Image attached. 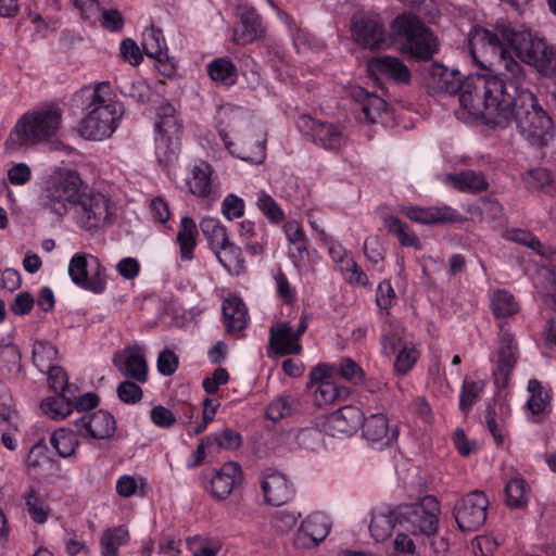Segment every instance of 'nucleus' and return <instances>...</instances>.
Listing matches in <instances>:
<instances>
[{"mask_svg": "<svg viewBox=\"0 0 556 556\" xmlns=\"http://www.w3.org/2000/svg\"><path fill=\"white\" fill-rule=\"evenodd\" d=\"M240 22L233 31V41L237 45H248L265 34L260 15L253 8H240Z\"/></svg>", "mask_w": 556, "mask_h": 556, "instance_id": "nucleus-18", "label": "nucleus"}, {"mask_svg": "<svg viewBox=\"0 0 556 556\" xmlns=\"http://www.w3.org/2000/svg\"><path fill=\"white\" fill-rule=\"evenodd\" d=\"M226 331L231 333L242 331L248 325L245 304L239 298L227 299L223 304Z\"/></svg>", "mask_w": 556, "mask_h": 556, "instance_id": "nucleus-27", "label": "nucleus"}, {"mask_svg": "<svg viewBox=\"0 0 556 556\" xmlns=\"http://www.w3.org/2000/svg\"><path fill=\"white\" fill-rule=\"evenodd\" d=\"M178 367V357L172 350H163L157 357V370L164 376L173 375Z\"/></svg>", "mask_w": 556, "mask_h": 556, "instance_id": "nucleus-58", "label": "nucleus"}, {"mask_svg": "<svg viewBox=\"0 0 556 556\" xmlns=\"http://www.w3.org/2000/svg\"><path fill=\"white\" fill-rule=\"evenodd\" d=\"M323 440V434L317 428L301 429L296 434L298 444L307 450H314Z\"/></svg>", "mask_w": 556, "mask_h": 556, "instance_id": "nucleus-56", "label": "nucleus"}, {"mask_svg": "<svg viewBox=\"0 0 556 556\" xmlns=\"http://www.w3.org/2000/svg\"><path fill=\"white\" fill-rule=\"evenodd\" d=\"M528 391L531 396L528 401V407L533 414H540L544 412L549 403L547 394H543L542 386L540 381L532 379L528 382Z\"/></svg>", "mask_w": 556, "mask_h": 556, "instance_id": "nucleus-47", "label": "nucleus"}, {"mask_svg": "<svg viewBox=\"0 0 556 556\" xmlns=\"http://www.w3.org/2000/svg\"><path fill=\"white\" fill-rule=\"evenodd\" d=\"M151 419L159 427L169 428L176 422V417L170 409L162 405L151 409Z\"/></svg>", "mask_w": 556, "mask_h": 556, "instance_id": "nucleus-61", "label": "nucleus"}, {"mask_svg": "<svg viewBox=\"0 0 556 556\" xmlns=\"http://www.w3.org/2000/svg\"><path fill=\"white\" fill-rule=\"evenodd\" d=\"M299 125L308 129L313 142L325 150L340 152L348 144L349 132L342 125L317 122L308 115L301 116Z\"/></svg>", "mask_w": 556, "mask_h": 556, "instance_id": "nucleus-10", "label": "nucleus"}, {"mask_svg": "<svg viewBox=\"0 0 556 556\" xmlns=\"http://www.w3.org/2000/svg\"><path fill=\"white\" fill-rule=\"evenodd\" d=\"M357 41L365 48L380 49L386 45L383 25L375 18H361L354 23Z\"/></svg>", "mask_w": 556, "mask_h": 556, "instance_id": "nucleus-24", "label": "nucleus"}, {"mask_svg": "<svg viewBox=\"0 0 556 556\" xmlns=\"http://www.w3.org/2000/svg\"><path fill=\"white\" fill-rule=\"evenodd\" d=\"M348 390L343 387H338L332 381H323L315 391L314 401L319 407L330 405L337 400L346 397Z\"/></svg>", "mask_w": 556, "mask_h": 556, "instance_id": "nucleus-42", "label": "nucleus"}, {"mask_svg": "<svg viewBox=\"0 0 556 556\" xmlns=\"http://www.w3.org/2000/svg\"><path fill=\"white\" fill-rule=\"evenodd\" d=\"M552 182V174L545 168H535L528 173V185L535 190H543Z\"/></svg>", "mask_w": 556, "mask_h": 556, "instance_id": "nucleus-60", "label": "nucleus"}, {"mask_svg": "<svg viewBox=\"0 0 556 556\" xmlns=\"http://www.w3.org/2000/svg\"><path fill=\"white\" fill-rule=\"evenodd\" d=\"M68 275L75 285L93 293L105 290V268L96 256L75 254L68 265Z\"/></svg>", "mask_w": 556, "mask_h": 556, "instance_id": "nucleus-9", "label": "nucleus"}, {"mask_svg": "<svg viewBox=\"0 0 556 556\" xmlns=\"http://www.w3.org/2000/svg\"><path fill=\"white\" fill-rule=\"evenodd\" d=\"M334 372L355 384L364 380V371L352 358H344L338 367H334Z\"/></svg>", "mask_w": 556, "mask_h": 556, "instance_id": "nucleus-52", "label": "nucleus"}, {"mask_svg": "<svg viewBox=\"0 0 556 556\" xmlns=\"http://www.w3.org/2000/svg\"><path fill=\"white\" fill-rule=\"evenodd\" d=\"M195 233L197 226L194 220L189 216L182 217L180 222V228L177 235V240L180 245V255L182 260L189 261L192 258V252L195 247Z\"/></svg>", "mask_w": 556, "mask_h": 556, "instance_id": "nucleus-34", "label": "nucleus"}, {"mask_svg": "<svg viewBox=\"0 0 556 556\" xmlns=\"http://www.w3.org/2000/svg\"><path fill=\"white\" fill-rule=\"evenodd\" d=\"M257 207L273 223H279L285 215L276 201L266 192L261 191L257 197Z\"/></svg>", "mask_w": 556, "mask_h": 556, "instance_id": "nucleus-49", "label": "nucleus"}, {"mask_svg": "<svg viewBox=\"0 0 556 556\" xmlns=\"http://www.w3.org/2000/svg\"><path fill=\"white\" fill-rule=\"evenodd\" d=\"M424 79L431 92L448 94L457 93L464 81L459 71L441 63H432L425 67Z\"/></svg>", "mask_w": 556, "mask_h": 556, "instance_id": "nucleus-14", "label": "nucleus"}, {"mask_svg": "<svg viewBox=\"0 0 556 556\" xmlns=\"http://www.w3.org/2000/svg\"><path fill=\"white\" fill-rule=\"evenodd\" d=\"M34 306V298L29 292L17 294L10 304V309L15 315H26Z\"/></svg>", "mask_w": 556, "mask_h": 556, "instance_id": "nucleus-63", "label": "nucleus"}, {"mask_svg": "<svg viewBox=\"0 0 556 556\" xmlns=\"http://www.w3.org/2000/svg\"><path fill=\"white\" fill-rule=\"evenodd\" d=\"M383 225L389 232L396 236L399 242L404 247H412L416 250L421 249V242L415 232L410 231L406 224L399 217L389 215L384 217Z\"/></svg>", "mask_w": 556, "mask_h": 556, "instance_id": "nucleus-33", "label": "nucleus"}, {"mask_svg": "<svg viewBox=\"0 0 556 556\" xmlns=\"http://www.w3.org/2000/svg\"><path fill=\"white\" fill-rule=\"evenodd\" d=\"M222 212L229 220L240 218L244 214V202L235 194H228L222 203Z\"/></svg>", "mask_w": 556, "mask_h": 556, "instance_id": "nucleus-54", "label": "nucleus"}, {"mask_svg": "<svg viewBox=\"0 0 556 556\" xmlns=\"http://www.w3.org/2000/svg\"><path fill=\"white\" fill-rule=\"evenodd\" d=\"M76 433L85 439L103 440L111 438L116 430L114 417L106 410L83 413L73 420Z\"/></svg>", "mask_w": 556, "mask_h": 556, "instance_id": "nucleus-12", "label": "nucleus"}, {"mask_svg": "<svg viewBox=\"0 0 556 556\" xmlns=\"http://www.w3.org/2000/svg\"><path fill=\"white\" fill-rule=\"evenodd\" d=\"M61 121V109L52 105L24 114L7 139L5 150L14 152L50 139L58 132Z\"/></svg>", "mask_w": 556, "mask_h": 556, "instance_id": "nucleus-7", "label": "nucleus"}, {"mask_svg": "<svg viewBox=\"0 0 556 556\" xmlns=\"http://www.w3.org/2000/svg\"><path fill=\"white\" fill-rule=\"evenodd\" d=\"M467 40L471 56L481 67H500L503 71L513 70V64L519 67L523 78L519 88L531 84L522 66L511 58V51L539 73L545 76L556 74L555 49L529 30H515L507 21H497L488 27L473 26Z\"/></svg>", "mask_w": 556, "mask_h": 556, "instance_id": "nucleus-1", "label": "nucleus"}, {"mask_svg": "<svg viewBox=\"0 0 556 556\" xmlns=\"http://www.w3.org/2000/svg\"><path fill=\"white\" fill-rule=\"evenodd\" d=\"M26 507L30 518L37 523H43L50 509L38 497L34 488H29L25 495Z\"/></svg>", "mask_w": 556, "mask_h": 556, "instance_id": "nucleus-45", "label": "nucleus"}, {"mask_svg": "<svg viewBox=\"0 0 556 556\" xmlns=\"http://www.w3.org/2000/svg\"><path fill=\"white\" fill-rule=\"evenodd\" d=\"M214 253L223 266L231 274L239 275L243 270L244 260L241 249L228 239V243L215 248Z\"/></svg>", "mask_w": 556, "mask_h": 556, "instance_id": "nucleus-30", "label": "nucleus"}, {"mask_svg": "<svg viewBox=\"0 0 556 556\" xmlns=\"http://www.w3.org/2000/svg\"><path fill=\"white\" fill-rule=\"evenodd\" d=\"M113 364L123 376L139 383L147 382L148 364L140 346L126 348L122 353H116L113 356Z\"/></svg>", "mask_w": 556, "mask_h": 556, "instance_id": "nucleus-16", "label": "nucleus"}, {"mask_svg": "<svg viewBox=\"0 0 556 556\" xmlns=\"http://www.w3.org/2000/svg\"><path fill=\"white\" fill-rule=\"evenodd\" d=\"M363 412L352 405H348L331 413L327 418V427L332 434H352L362 425Z\"/></svg>", "mask_w": 556, "mask_h": 556, "instance_id": "nucleus-19", "label": "nucleus"}, {"mask_svg": "<svg viewBox=\"0 0 556 556\" xmlns=\"http://www.w3.org/2000/svg\"><path fill=\"white\" fill-rule=\"evenodd\" d=\"M518 351L514 336L501 326L498 338V351L496 368L494 370V381L498 388H506L509 377L517 364Z\"/></svg>", "mask_w": 556, "mask_h": 556, "instance_id": "nucleus-13", "label": "nucleus"}, {"mask_svg": "<svg viewBox=\"0 0 556 556\" xmlns=\"http://www.w3.org/2000/svg\"><path fill=\"white\" fill-rule=\"evenodd\" d=\"M58 349L46 341H36L33 346V363L41 371L45 372L52 367V362L56 359Z\"/></svg>", "mask_w": 556, "mask_h": 556, "instance_id": "nucleus-41", "label": "nucleus"}, {"mask_svg": "<svg viewBox=\"0 0 556 556\" xmlns=\"http://www.w3.org/2000/svg\"><path fill=\"white\" fill-rule=\"evenodd\" d=\"M109 83H99L90 97L88 113L79 123V134L88 140H103L112 136L124 114L123 104L111 99Z\"/></svg>", "mask_w": 556, "mask_h": 556, "instance_id": "nucleus-6", "label": "nucleus"}, {"mask_svg": "<svg viewBox=\"0 0 556 556\" xmlns=\"http://www.w3.org/2000/svg\"><path fill=\"white\" fill-rule=\"evenodd\" d=\"M363 435L371 442L380 441L387 438L386 445H390L397 439V429H389L388 418L383 414H372L367 418H363Z\"/></svg>", "mask_w": 556, "mask_h": 556, "instance_id": "nucleus-26", "label": "nucleus"}, {"mask_svg": "<svg viewBox=\"0 0 556 556\" xmlns=\"http://www.w3.org/2000/svg\"><path fill=\"white\" fill-rule=\"evenodd\" d=\"M397 352L399 354L394 362V370L397 375H405L416 363L418 352L410 343L408 345H403Z\"/></svg>", "mask_w": 556, "mask_h": 556, "instance_id": "nucleus-48", "label": "nucleus"}, {"mask_svg": "<svg viewBox=\"0 0 556 556\" xmlns=\"http://www.w3.org/2000/svg\"><path fill=\"white\" fill-rule=\"evenodd\" d=\"M481 390L482 387L479 382H464L459 400V407L463 412H467L473 405Z\"/></svg>", "mask_w": 556, "mask_h": 556, "instance_id": "nucleus-55", "label": "nucleus"}, {"mask_svg": "<svg viewBox=\"0 0 556 556\" xmlns=\"http://www.w3.org/2000/svg\"><path fill=\"white\" fill-rule=\"evenodd\" d=\"M137 381L125 380L116 389L118 399L126 404H136L142 399V389Z\"/></svg>", "mask_w": 556, "mask_h": 556, "instance_id": "nucleus-51", "label": "nucleus"}, {"mask_svg": "<svg viewBox=\"0 0 556 556\" xmlns=\"http://www.w3.org/2000/svg\"><path fill=\"white\" fill-rule=\"evenodd\" d=\"M351 96L354 99L357 110L363 114L358 118L368 124L376 122L377 117L386 110L387 103L380 97L367 92L361 87H355L351 90Z\"/></svg>", "mask_w": 556, "mask_h": 556, "instance_id": "nucleus-25", "label": "nucleus"}, {"mask_svg": "<svg viewBox=\"0 0 556 556\" xmlns=\"http://www.w3.org/2000/svg\"><path fill=\"white\" fill-rule=\"evenodd\" d=\"M210 77L224 85H232L237 80L238 72L236 65L225 58L212 61L207 66Z\"/></svg>", "mask_w": 556, "mask_h": 556, "instance_id": "nucleus-35", "label": "nucleus"}, {"mask_svg": "<svg viewBox=\"0 0 556 556\" xmlns=\"http://www.w3.org/2000/svg\"><path fill=\"white\" fill-rule=\"evenodd\" d=\"M203 236L210 242L211 249L214 250L222 244L228 243V235L226 228L218 219L213 217H204L200 222Z\"/></svg>", "mask_w": 556, "mask_h": 556, "instance_id": "nucleus-39", "label": "nucleus"}, {"mask_svg": "<svg viewBox=\"0 0 556 556\" xmlns=\"http://www.w3.org/2000/svg\"><path fill=\"white\" fill-rule=\"evenodd\" d=\"M31 177V170L25 163H18L8 170V179L12 185H25Z\"/></svg>", "mask_w": 556, "mask_h": 556, "instance_id": "nucleus-62", "label": "nucleus"}, {"mask_svg": "<svg viewBox=\"0 0 556 556\" xmlns=\"http://www.w3.org/2000/svg\"><path fill=\"white\" fill-rule=\"evenodd\" d=\"M471 546L476 556H491L497 544L489 536H478L472 540Z\"/></svg>", "mask_w": 556, "mask_h": 556, "instance_id": "nucleus-64", "label": "nucleus"}, {"mask_svg": "<svg viewBox=\"0 0 556 556\" xmlns=\"http://www.w3.org/2000/svg\"><path fill=\"white\" fill-rule=\"evenodd\" d=\"M511 66L513 70L504 71L492 67L496 72L493 76L477 74L466 77L457 91L460 106L470 116L482 118L486 125L507 127L508 94L511 88L518 89L523 81L519 67Z\"/></svg>", "mask_w": 556, "mask_h": 556, "instance_id": "nucleus-2", "label": "nucleus"}, {"mask_svg": "<svg viewBox=\"0 0 556 556\" xmlns=\"http://www.w3.org/2000/svg\"><path fill=\"white\" fill-rule=\"evenodd\" d=\"M489 500L481 491L465 495L454 507L455 521L463 532L479 530L486 520Z\"/></svg>", "mask_w": 556, "mask_h": 556, "instance_id": "nucleus-11", "label": "nucleus"}, {"mask_svg": "<svg viewBox=\"0 0 556 556\" xmlns=\"http://www.w3.org/2000/svg\"><path fill=\"white\" fill-rule=\"evenodd\" d=\"M73 399H75V394L56 393L54 396L42 400L40 407L42 413L49 418L55 420L64 419L73 413Z\"/></svg>", "mask_w": 556, "mask_h": 556, "instance_id": "nucleus-28", "label": "nucleus"}, {"mask_svg": "<svg viewBox=\"0 0 556 556\" xmlns=\"http://www.w3.org/2000/svg\"><path fill=\"white\" fill-rule=\"evenodd\" d=\"M440 504L434 496L427 495L416 503H404L394 507V518L400 529L414 538L424 540L434 535L439 527Z\"/></svg>", "mask_w": 556, "mask_h": 556, "instance_id": "nucleus-8", "label": "nucleus"}, {"mask_svg": "<svg viewBox=\"0 0 556 556\" xmlns=\"http://www.w3.org/2000/svg\"><path fill=\"white\" fill-rule=\"evenodd\" d=\"M391 41L403 54L416 61H429L440 50V40L416 15L403 13L390 24Z\"/></svg>", "mask_w": 556, "mask_h": 556, "instance_id": "nucleus-5", "label": "nucleus"}, {"mask_svg": "<svg viewBox=\"0 0 556 556\" xmlns=\"http://www.w3.org/2000/svg\"><path fill=\"white\" fill-rule=\"evenodd\" d=\"M228 380V371L223 367H218L214 370L212 376L203 380V389L207 394H214L217 392L219 386L227 383Z\"/></svg>", "mask_w": 556, "mask_h": 556, "instance_id": "nucleus-59", "label": "nucleus"}, {"mask_svg": "<svg viewBox=\"0 0 556 556\" xmlns=\"http://www.w3.org/2000/svg\"><path fill=\"white\" fill-rule=\"evenodd\" d=\"M330 526L328 518L323 514H313L301 523L296 541L303 546H316L329 533Z\"/></svg>", "mask_w": 556, "mask_h": 556, "instance_id": "nucleus-20", "label": "nucleus"}, {"mask_svg": "<svg viewBox=\"0 0 556 556\" xmlns=\"http://www.w3.org/2000/svg\"><path fill=\"white\" fill-rule=\"evenodd\" d=\"M543 280L540 283V294L544 304L556 311V273L546 269L542 274Z\"/></svg>", "mask_w": 556, "mask_h": 556, "instance_id": "nucleus-46", "label": "nucleus"}, {"mask_svg": "<svg viewBox=\"0 0 556 556\" xmlns=\"http://www.w3.org/2000/svg\"><path fill=\"white\" fill-rule=\"evenodd\" d=\"M142 47L148 56L160 60L163 54V49L165 48L162 31L154 27L147 29L143 33Z\"/></svg>", "mask_w": 556, "mask_h": 556, "instance_id": "nucleus-44", "label": "nucleus"}, {"mask_svg": "<svg viewBox=\"0 0 556 556\" xmlns=\"http://www.w3.org/2000/svg\"><path fill=\"white\" fill-rule=\"evenodd\" d=\"M507 125L514 121L520 135L533 147L542 148L553 138V122L540 106L530 85L511 88L508 94Z\"/></svg>", "mask_w": 556, "mask_h": 556, "instance_id": "nucleus-4", "label": "nucleus"}, {"mask_svg": "<svg viewBox=\"0 0 556 556\" xmlns=\"http://www.w3.org/2000/svg\"><path fill=\"white\" fill-rule=\"evenodd\" d=\"M159 121L155 123V129L168 138H178L181 132V121L176 115V110L170 103H165L159 108Z\"/></svg>", "mask_w": 556, "mask_h": 556, "instance_id": "nucleus-29", "label": "nucleus"}, {"mask_svg": "<svg viewBox=\"0 0 556 556\" xmlns=\"http://www.w3.org/2000/svg\"><path fill=\"white\" fill-rule=\"evenodd\" d=\"M119 54L124 61L129 62L134 66L139 65L142 61V54L139 47L129 38L122 41Z\"/></svg>", "mask_w": 556, "mask_h": 556, "instance_id": "nucleus-57", "label": "nucleus"}, {"mask_svg": "<svg viewBox=\"0 0 556 556\" xmlns=\"http://www.w3.org/2000/svg\"><path fill=\"white\" fill-rule=\"evenodd\" d=\"M395 526H397V519L394 518L393 508L388 514H375L369 525V531L377 542L384 541L391 535Z\"/></svg>", "mask_w": 556, "mask_h": 556, "instance_id": "nucleus-36", "label": "nucleus"}, {"mask_svg": "<svg viewBox=\"0 0 556 556\" xmlns=\"http://www.w3.org/2000/svg\"><path fill=\"white\" fill-rule=\"evenodd\" d=\"M262 490L265 502L273 506L286 504L292 496V488L285 475L273 471L263 478Z\"/></svg>", "mask_w": 556, "mask_h": 556, "instance_id": "nucleus-21", "label": "nucleus"}, {"mask_svg": "<svg viewBox=\"0 0 556 556\" xmlns=\"http://www.w3.org/2000/svg\"><path fill=\"white\" fill-rule=\"evenodd\" d=\"M269 345L278 355H299L302 346L293 334L290 323H282L271 327L269 331Z\"/></svg>", "mask_w": 556, "mask_h": 556, "instance_id": "nucleus-23", "label": "nucleus"}, {"mask_svg": "<svg viewBox=\"0 0 556 556\" xmlns=\"http://www.w3.org/2000/svg\"><path fill=\"white\" fill-rule=\"evenodd\" d=\"M50 390L55 393H68L74 395L77 391L75 386L68 383L65 370L61 366H52L47 369Z\"/></svg>", "mask_w": 556, "mask_h": 556, "instance_id": "nucleus-43", "label": "nucleus"}, {"mask_svg": "<svg viewBox=\"0 0 556 556\" xmlns=\"http://www.w3.org/2000/svg\"><path fill=\"white\" fill-rule=\"evenodd\" d=\"M405 215L413 222L424 225H437L443 223L459 222L458 215L448 206L419 207L407 206L403 208Z\"/></svg>", "mask_w": 556, "mask_h": 556, "instance_id": "nucleus-22", "label": "nucleus"}, {"mask_svg": "<svg viewBox=\"0 0 556 556\" xmlns=\"http://www.w3.org/2000/svg\"><path fill=\"white\" fill-rule=\"evenodd\" d=\"M491 307L496 318H506L519 311V305L514 295L505 290H498L493 294Z\"/></svg>", "mask_w": 556, "mask_h": 556, "instance_id": "nucleus-40", "label": "nucleus"}, {"mask_svg": "<svg viewBox=\"0 0 556 556\" xmlns=\"http://www.w3.org/2000/svg\"><path fill=\"white\" fill-rule=\"evenodd\" d=\"M242 480V471L238 463L228 462L215 472L211 479L210 493L217 501L226 500L236 484Z\"/></svg>", "mask_w": 556, "mask_h": 556, "instance_id": "nucleus-17", "label": "nucleus"}, {"mask_svg": "<svg viewBox=\"0 0 556 556\" xmlns=\"http://www.w3.org/2000/svg\"><path fill=\"white\" fill-rule=\"evenodd\" d=\"M43 206L62 218L72 212L76 224L93 232L110 224V199L88 192L76 172H67L52 181L43 192Z\"/></svg>", "mask_w": 556, "mask_h": 556, "instance_id": "nucleus-3", "label": "nucleus"}, {"mask_svg": "<svg viewBox=\"0 0 556 556\" xmlns=\"http://www.w3.org/2000/svg\"><path fill=\"white\" fill-rule=\"evenodd\" d=\"M529 485L521 477L509 480L505 485L506 504L511 508H521L528 502Z\"/></svg>", "mask_w": 556, "mask_h": 556, "instance_id": "nucleus-38", "label": "nucleus"}, {"mask_svg": "<svg viewBox=\"0 0 556 556\" xmlns=\"http://www.w3.org/2000/svg\"><path fill=\"white\" fill-rule=\"evenodd\" d=\"M211 166L201 162L192 169V178L188 181L190 192L198 197H205L211 192Z\"/></svg>", "mask_w": 556, "mask_h": 556, "instance_id": "nucleus-37", "label": "nucleus"}, {"mask_svg": "<svg viewBox=\"0 0 556 556\" xmlns=\"http://www.w3.org/2000/svg\"><path fill=\"white\" fill-rule=\"evenodd\" d=\"M211 438L213 443L224 450H237L242 443L241 434L229 428H225L219 434H213Z\"/></svg>", "mask_w": 556, "mask_h": 556, "instance_id": "nucleus-53", "label": "nucleus"}, {"mask_svg": "<svg viewBox=\"0 0 556 556\" xmlns=\"http://www.w3.org/2000/svg\"><path fill=\"white\" fill-rule=\"evenodd\" d=\"M367 71L372 77H384L395 84L409 85L412 74L409 68L399 58L382 55L367 62Z\"/></svg>", "mask_w": 556, "mask_h": 556, "instance_id": "nucleus-15", "label": "nucleus"}, {"mask_svg": "<svg viewBox=\"0 0 556 556\" xmlns=\"http://www.w3.org/2000/svg\"><path fill=\"white\" fill-rule=\"evenodd\" d=\"M77 437L75 428L73 430L60 428L52 432L50 443L60 457L66 458L74 455L78 447Z\"/></svg>", "mask_w": 556, "mask_h": 556, "instance_id": "nucleus-32", "label": "nucleus"}, {"mask_svg": "<svg viewBox=\"0 0 556 556\" xmlns=\"http://www.w3.org/2000/svg\"><path fill=\"white\" fill-rule=\"evenodd\" d=\"M295 403L290 397H278L268 405L266 416L274 421L280 420L293 412Z\"/></svg>", "mask_w": 556, "mask_h": 556, "instance_id": "nucleus-50", "label": "nucleus"}, {"mask_svg": "<svg viewBox=\"0 0 556 556\" xmlns=\"http://www.w3.org/2000/svg\"><path fill=\"white\" fill-rule=\"evenodd\" d=\"M448 180L456 189L472 193L484 191L489 187L482 173H476L473 170H464L458 174L448 175Z\"/></svg>", "mask_w": 556, "mask_h": 556, "instance_id": "nucleus-31", "label": "nucleus"}]
</instances>
